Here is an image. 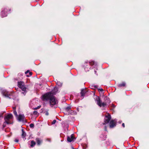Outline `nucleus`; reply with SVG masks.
<instances>
[{"mask_svg":"<svg viewBox=\"0 0 149 149\" xmlns=\"http://www.w3.org/2000/svg\"><path fill=\"white\" fill-rule=\"evenodd\" d=\"M89 63L92 66L94 65L96 63L94 61H90L89 62Z\"/></svg>","mask_w":149,"mask_h":149,"instance_id":"obj_19","label":"nucleus"},{"mask_svg":"<svg viewBox=\"0 0 149 149\" xmlns=\"http://www.w3.org/2000/svg\"><path fill=\"white\" fill-rule=\"evenodd\" d=\"M56 123V120H54L52 123V125Z\"/></svg>","mask_w":149,"mask_h":149,"instance_id":"obj_24","label":"nucleus"},{"mask_svg":"<svg viewBox=\"0 0 149 149\" xmlns=\"http://www.w3.org/2000/svg\"><path fill=\"white\" fill-rule=\"evenodd\" d=\"M38 112L37 111H34L33 112V114L34 115H37Z\"/></svg>","mask_w":149,"mask_h":149,"instance_id":"obj_22","label":"nucleus"},{"mask_svg":"<svg viewBox=\"0 0 149 149\" xmlns=\"http://www.w3.org/2000/svg\"><path fill=\"white\" fill-rule=\"evenodd\" d=\"M2 93L6 97L10 98V96L11 95V93L7 91L6 90H3L2 91Z\"/></svg>","mask_w":149,"mask_h":149,"instance_id":"obj_6","label":"nucleus"},{"mask_svg":"<svg viewBox=\"0 0 149 149\" xmlns=\"http://www.w3.org/2000/svg\"><path fill=\"white\" fill-rule=\"evenodd\" d=\"M2 114L1 113H0V118L2 116Z\"/></svg>","mask_w":149,"mask_h":149,"instance_id":"obj_30","label":"nucleus"},{"mask_svg":"<svg viewBox=\"0 0 149 149\" xmlns=\"http://www.w3.org/2000/svg\"><path fill=\"white\" fill-rule=\"evenodd\" d=\"M96 86H95V88H96Z\"/></svg>","mask_w":149,"mask_h":149,"instance_id":"obj_35","label":"nucleus"},{"mask_svg":"<svg viewBox=\"0 0 149 149\" xmlns=\"http://www.w3.org/2000/svg\"><path fill=\"white\" fill-rule=\"evenodd\" d=\"M116 123L114 120H111L109 123V126L111 128H112L115 126Z\"/></svg>","mask_w":149,"mask_h":149,"instance_id":"obj_8","label":"nucleus"},{"mask_svg":"<svg viewBox=\"0 0 149 149\" xmlns=\"http://www.w3.org/2000/svg\"><path fill=\"white\" fill-rule=\"evenodd\" d=\"M74 139L73 134H72L70 136L68 137L67 140L68 142H71L73 141Z\"/></svg>","mask_w":149,"mask_h":149,"instance_id":"obj_9","label":"nucleus"},{"mask_svg":"<svg viewBox=\"0 0 149 149\" xmlns=\"http://www.w3.org/2000/svg\"><path fill=\"white\" fill-rule=\"evenodd\" d=\"M29 72V75H27L26 76L27 77H29L30 76H31V75H32V73L31 72H30L29 71V70H27V71L26 72H25V74H27V73H28Z\"/></svg>","mask_w":149,"mask_h":149,"instance_id":"obj_18","label":"nucleus"},{"mask_svg":"<svg viewBox=\"0 0 149 149\" xmlns=\"http://www.w3.org/2000/svg\"><path fill=\"white\" fill-rule=\"evenodd\" d=\"M22 136L24 140L26 139L25 137L26 136V134L25 132L24 131L23 129H22Z\"/></svg>","mask_w":149,"mask_h":149,"instance_id":"obj_11","label":"nucleus"},{"mask_svg":"<svg viewBox=\"0 0 149 149\" xmlns=\"http://www.w3.org/2000/svg\"><path fill=\"white\" fill-rule=\"evenodd\" d=\"M55 88H54V90L51 92H47L43 95L42 97V99L44 101L49 100L50 105L52 106L55 105L56 103L54 96L56 93Z\"/></svg>","mask_w":149,"mask_h":149,"instance_id":"obj_1","label":"nucleus"},{"mask_svg":"<svg viewBox=\"0 0 149 149\" xmlns=\"http://www.w3.org/2000/svg\"><path fill=\"white\" fill-rule=\"evenodd\" d=\"M1 15L2 17H4L6 16L7 14L6 13H5V11H4V10H3L1 12Z\"/></svg>","mask_w":149,"mask_h":149,"instance_id":"obj_14","label":"nucleus"},{"mask_svg":"<svg viewBox=\"0 0 149 149\" xmlns=\"http://www.w3.org/2000/svg\"><path fill=\"white\" fill-rule=\"evenodd\" d=\"M15 142H17L19 141V140L18 139H15Z\"/></svg>","mask_w":149,"mask_h":149,"instance_id":"obj_27","label":"nucleus"},{"mask_svg":"<svg viewBox=\"0 0 149 149\" xmlns=\"http://www.w3.org/2000/svg\"><path fill=\"white\" fill-rule=\"evenodd\" d=\"M112 107H113V108H114L115 107V106L114 104H112Z\"/></svg>","mask_w":149,"mask_h":149,"instance_id":"obj_29","label":"nucleus"},{"mask_svg":"<svg viewBox=\"0 0 149 149\" xmlns=\"http://www.w3.org/2000/svg\"><path fill=\"white\" fill-rule=\"evenodd\" d=\"M96 100L97 102V104L100 107H105L107 106L106 103L104 102H102L99 97H97L96 98Z\"/></svg>","mask_w":149,"mask_h":149,"instance_id":"obj_4","label":"nucleus"},{"mask_svg":"<svg viewBox=\"0 0 149 149\" xmlns=\"http://www.w3.org/2000/svg\"><path fill=\"white\" fill-rule=\"evenodd\" d=\"M57 85L58 86V87H61L62 86V83L60 81H58L56 83V85Z\"/></svg>","mask_w":149,"mask_h":149,"instance_id":"obj_17","label":"nucleus"},{"mask_svg":"<svg viewBox=\"0 0 149 149\" xmlns=\"http://www.w3.org/2000/svg\"><path fill=\"white\" fill-rule=\"evenodd\" d=\"M90 69V68H85V69L86 70V71H89V69Z\"/></svg>","mask_w":149,"mask_h":149,"instance_id":"obj_25","label":"nucleus"},{"mask_svg":"<svg viewBox=\"0 0 149 149\" xmlns=\"http://www.w3.org/2000/svg\"><path fill=\"white\" fill-rule=\"evenodd\" d=\"M13 118V115L11 113H8L4 117L5 121L3 124V127H4L6 126V124H12Z\"/></svg>","mask_w":149,"mask_h":149,"instance_id":"obj_2","label":"nucleus"},{"mask_svg":"<svg viewBox=\"0 0 149 149\" xmlns=\"http://www.w3.org/2000/svg\"><path fill=\"white\" fill-rule=\"evenodd\" d=\"M87 92V91L85 89H83L82 90L81 92V97H83Z\"/></svg>","mask_w":149,"mask_h":149,"instance_id":"obj_10","label":"nucleus"},{"mask_svg":"<svg viewBox=\"0 0 149 149\" xmlns=\"http://www.w3.org/2000/svg\"><path fill=\"white\" fill-rule=\"evenodd\" d=\"M122 126L123 127H125V124L124 123H123L122 124Z\"/></svg>","mask_w":149,"mask_h":149,"instance_id":"obj_28","label":"nucleus"},{"mask_svg":"<svg viewBox=\"0 0 149 149\" xmlns=\"http://www.w3.org/2000/svg\"><path fill=\"white\" fill-rule=\"evenodd\" d=\"M98 90L99 91H101V92H103L104 91L102 88H99L98 89Z\"/></svg>","mask_w":149,"mask_h":149,"instance_id":"obj_23","label":"nucleus"},{"mask_svg":"<svg viewBox=\"0 0 149 149\" xmlns=\"http://www.w3.org/2000/svg\"><path fill=\"white\" fill-rule=\"evenodd\" d=\"M70 107H68L65 108V110L66 111H68L70 110Z\"/></svg>","mask_w":149,"mask_h":149,"instance_id":"obj_20","label":"nucleus"},{"mask_svg":"<svg viewBox=\"0 0 149 149\" xmlns=\"http://www.w3.org/2000/svg\"><path fill=\"white\" fill-rule=\"evenodd\" d=\"M18 86L21 88L23 91L22 93L24 95H25L26 93V88L24 85V83L23 82L20 81L18 82Z\"/></svg>","mask_w":149,"mask_h":149,"instance_id":"obj_3","label":"nucleus"},{"mask_svg":"<svg viewBox=\"0 0 149 149\" xmlns=\"http://www.w3.org/2000/svg\"><path fill=\"white\" fill-rule=\"evenodd\" d=\"M36 140L37 142V144L38 145H40L42 142V141L40 140L39 138H36Z\"/></svg>","mask_w":149,"mask_h":149,"instance_id":"obj_13","label":"nucleus"},{"mask_svg":"<svg viewBox=\"0 0 149 149\" xmlns=\"http://www.w3.org/2000/svg\"><path fill=\"white\" fill-rule=\"evenodd\" d=\"M34 124L32 123H31V124H30L29 125L30 127L31 128L33 127H34Z\"/></svg>","mask_w":149,"mask_h":149,"instance_id":"obj_21","label":"nucleus"},{"mask_svg":"<svg viewBox=\"0 0 149 149\" xmlns=\"http://www.w3.org/2000/svg\"><path fill=\"white\" fill-rule=\"evenodd\" d=\"M35 109H37V108H35Z\"/></svg>","mask_w":149,"mask_h":149,"instance_id":"obj_36","label":"nucleus"},{"mask_svg":"<svg viewBox=\"0 0 149 149\" xmlns=\"http://www.w3.org/2000/svg\"><path fill=\"white\" fill-rule=\"evenodd\" d=\"M45 115L46 116H48L49 115V113L47 111H46L45 113Z\"/></svg>","mask_w":149,"mask_h":149,"instance_id":"obj_26","label":"nucleus"},{"mask_svg":"<svg viewBox=\"0 0 149 149\" xmlns=\"http://www.w3.org/2000/svg\"><path fill=\"white\" fill-rule=\"evenodd\" d=\"M31 146L32 147H34L36 144V142L33 141H31Z\"/></svg>","mask_w":149,"mask_h":149,"instance_id":"obj_16","label":"nucleus"},{"mask_svg":"<svg viewBox=\"0 0 149 149\" xmlns=\"http://www.w3.org/2000/svg\"><path fill=\"white\" fill-rule=\"evenodd\" d=\"M105 98L106 99V100L109 99L108 97H106Z\"/></svg>","mask_w":149,"mask_h":149,"instance_id":"obj_31","label":"nucleus"},{"mask_svg":"<svg viewBox=\"0 0 149 149\" xmlns=\"http://www.w3.org/2000/svg\"><path fill=\"white\" fill-rule=\"evenodd\" d=\"M17 119L19 121H24V116L23 114H19L17 117H16Z\"/></svg>","mask_w":149,"mask_h":149,"instance_id":"obj_7","label":"nucleus"},{"mask_svg":"<svg viewBox=\"0 0 149 149\" xmlns=\"http://www.w3.org/2000/svg\"><path fill=\"white\" fill-rule=\"evenodd\" d=\"M108 115L106 116L104 118V123H103V125H106L107 123H108L109 121L111 119V116L109 113H108Z\"/></svg>","mask_w":149,"mask_h":149,"instance_id":"obj_5","label":"nucleus"},{"mask_svg":"<svg viewBox=\"0 0 149 149\" xmlns=\"http://www.w3.org/2000/svg\"><path fill=\"white\" fill-rule=\"evenodd\" d=\"M126 84L125 82H123L121 84L118 85V86L119 87H125V86Z\"/></svg>","mask_w":149,"mask_h":149,"instance_id":"obj_12","label":"nucleus"},{"mask_svg":"<svg viewBox=\"0 0 149 149\" xmlns=\"http://www.w3.org/2000/svg\"><path fill=\"white\" fill-rule=\"evenodd\" d=\"M88 61H85V63H88Z\"/></svg>","mask_w":149,"mask_h":149,"instance_id":"obj_32","label":"nucleus"},{"mask_svg":"<svg viewBox=\"0 0 149 149\" xmlns=\"http://www.w3.org/2000/svg\"><path fill=\"white\" fill-rule=\"evenodd\" d=\"M13 113H14V115H15L16 117H17V114L15 110L16 107H13Z\"/></svg>","mask_w":149,"mask_h":149,"instance_id":"obj_15","label":"nucleus"},{"mask_svg":"<svg viewBox=\"0 0 149 149\" xmlns=\"http://www.w3.org/2000/svg\"><path fill=\"white\" fill-rule=\"evenodd\" d=\"M105 131H107V130H106V126L105 127Z\"/></svg>","mask_w":149,"mask_h":149,"instance_id":"obj_34","label":"nucleus"},{"mask_svg":"<svg viewBox=\"0 0 149 149\" xmlns=\"http://www.w3.org/2000/svg\"><path fill=\"white\" fill-rule=\"evenodd\" d=\"M96 72H97L96 71H95V74H96Z\"/></svg>","mask_w":149,"mask_h":149,"instance_id":"obj_33","label":"nucleus"}]
</instances>
